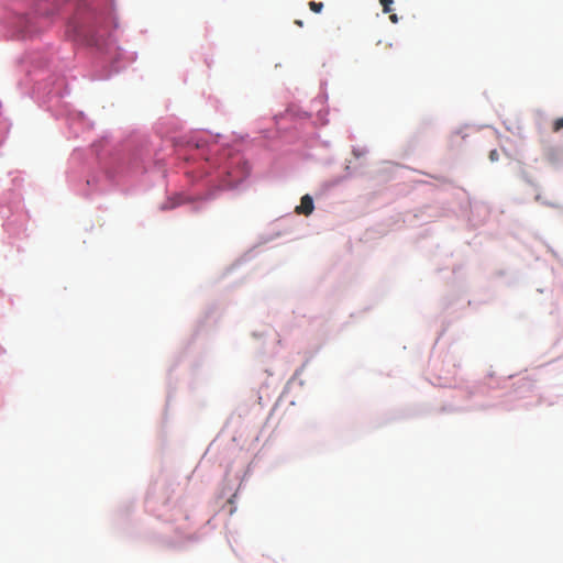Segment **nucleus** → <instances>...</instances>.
<instances>
[{
	"instance_id": "obj_1",
	"label": "nucleus",
	"mask_w": 563,
	"mask_h": 563,
	"mask_svg": "<svg viewBox=\"0 0 563 563\" xmlns=\"http://www.w3.org/2000/svg\"><path fill=\"white\" fill-rule=\"evenodd\" d=\"M313 211V200L309 195H305L300 205L296 207V212L299 214L309 216Z\"/></svg>"
},
{
	"instance_id": "obj_2",
	"label": "nucleus",
	"mask_w": 563,
	"mask_h": 563,
	"mask_svg": "<svg viewBox=\"0 0 563 563\" xmlns=\"http://www.w3.org/2000/svg\"><path fill=\"white\" fill-rule=\"evenodd\" d=\"M308 5H309V9L314 13H320L323 9L322 2L310 1L308 3Z\"/></svg>"
},
{
	"instance_id": "obj_3",
	"label": "nucleus",
	"mask_w": 563,
	"mask_h": 563,
	"mask_svg": "<svg viewBox=\"0 0 563 563\" xmlns=\"http://www.w3.org/2000/svg\"><path fill=\"white\" fill-rule=\"evenodd\" d=\"M393 2H394V0H379V3L383 7V12L384 13L391 12V4H393Z\"/></svg>"
},
{
	"instance_id": "obj_4",
	"label": "nucleus",
	"mask_w": 563,
	"mask_h": 563,
	"mask_svg": "<svg viewBox=\"0 0 563 563\" xmlns=\"http://www.w3.org/2000/svg\"><path fill=\"white\" fill-rule=\"evenodd\" d=\"M563 129V118H558L554 122H553V126H552V130L553 132H559L560 130Z\"/></svg>"
},
{
	"instance_id": "obj_5",
	"label": "nucleus",
	"mask_w": 563,
	"mask_h": 563,
	"mask_svg": "<svg viewBox=\"0 0 563 563\" xmlns=\"http://www.w3.org/2000/svg\"><path fill=\"white\" fill-rule=\"evenodd\" d=\"M490 162H497L499 159V154L497 150H492L488 155Z\"/></svg>"
},
{
	"instance_id": "obj_6",
	"label": "nucleus",
	"mask_w": 563,
	"mask_h": 563,
	"mask_svg": "<svg viewBox=\"0 0 563 563\" xmlns=\"http://www.w3.org/2000/svg\"><path fill=\"white\" fill-rule=\"evenodd\" d=\"M389 19H390V21H391V22H394V23H396V22L398 21V18H397V15H396V14H390Z\"/></svg>"
},
{
	"instance_id": "obj_7",
	"label": "nucleus",
	"mask_w": 563,
	"mask_h": 563,
	"mask_svg": "<svg viewBox=\"0 0 563 563\" xmlns=\"http://www.w3.org/2000/svg\"><path fill=\"white\" fill-rule=\"evenodd\" d=\"M295 23H296L298 26H302V25H303V23H302V21H301V20H296V21H295Z\"/></svg>"
}]
</instances>
